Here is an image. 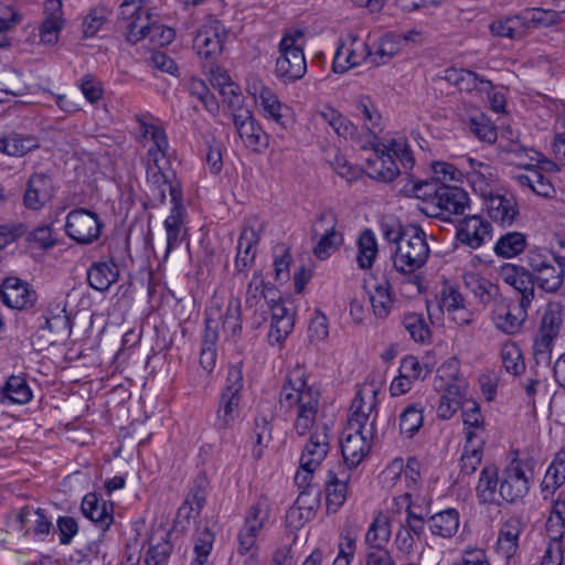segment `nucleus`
Instances as JSON below:
<instances>
[{
    "mask_svg": "<svg viewBox=\"0 0 565 565\" xmlns=\"http://www.w3.org/2000/svg\"><path fill=\"white\" fill-rule=\"evenodd\" d=\"M530 481L521 462L512 461L502 472L499 497L509 503L516 502L529 492Z\"/></svg>",
    "mask_w": 565,
    "mask_h": 565,
    "instance_id": "obj_13",
    "label": "nucleus"
},
{
    "mask_svg": "<svg viewBox=\"0 0 565 565\" xmlns=\"http://www.w3.org/2000/svg\"><path fill=\"white\" fill-rule=\"evenodd\" d=\"M524 26L522 14L507 18L505 20H498L490 24V32L494 36L509 38L518 40L523 36Z\"/></svg>",
    "mask_w": 565,
    "mask_h": 565,
    "instance_id": "obj_46",
    "label": "nucleus"
},
{
    "mask_svg": "<svg viewBox=\"0 0 565 565\" xmlns=\"http://www.w3.org/2000/svg\"><path fill=\"white\" fill-rule=\"evenodd\" d=\"M71 334L70 320L66 315L45 318L43 326L33 335V343L40 349L51 347Z\"/></svg>",
    "mask_w": 565,
    "mask_h": 565,
    "instance_id": "obj_18",
    "label": "nucleus"
},
{
    "mask_svg": "<svg viewBox=\"0 0 565 565\" xmlns=\"http://www.w3.org/2000/svg\"><path fill=\"white\" fill-rule=\"evenodd\" d=\"M118 266L113 262L94 263L87 270V280L92 288L106 291L118 280Z\"/></svg>",
    "mask_w": 565,
    "mask_h": 565,
    "instance_id": "obj_27",
    "label": "nucleus"
},
{
    "mask_svg": "<svg viewBox=\"0 0 565 565\" xmlns=\"http://www.w3.org/2000/svg\"><path fill=\"white\" fill-rule=\"evenodd\" d=\"M139 122L142 138L150 139L153 142V147H151V154L160 153L164 157L169 148V143L163 129L154 125L147 124L141 119H139Z\"/></svg>",
    "mask_w": 565,
    "mask_h": 565,
    "instance_id": "obj_52",
    "label": "nucleus"
},
{
    "mask_svg": "<svg viewBox=\"0 0 565 565\" xmlns=\"http://www.w3.org/2000/svg\"><path fill=\"white\" fill-rule=\"evenodd\" d=\"M40 147V141L34 136H23L19 134H11L8 137L0 139V150L8 156L23 157L33 149Z\"/></svg>",
    "mask_w": 565,
    "mask_h": 565,
    "instance_id": "obj_31",
    "label": "nucleus"
},
{
    "mask_svg": "<svg viewBox=\"0 0 565 565\" xmlns=\"http://www.w3.org/2000/svg\"><path fill=\"white\" fill-rule=\"evenodd\" d=\"M377 255V243L371 230H364L358 239L356 262L361 269H369L373 266Z\"/></svg>",
    "mask_w": 565,
    "mask_h": 565,
    "instance_id": "obj_35",
    "label": "nucleus"
},
{
    "mask_svg": "<svg viewBox=\"0 0 565 565\" xmlns=\"http://www.w3.org/2000/svg\"><path fill=\"white\" fill-rule=\"evenodd\" d=\"M125 30L127 40L131 43H137L150 32L157 34L160 26L150 25V13L142 8L125 24Z\"/></svg>",
    "mask_w": 565,
    "mask_h": 565,
    "instance_id": "obj_32",
    "label": "nucleus"
},
{
    "mask_svg": "<svg viewBox=\"0 0 565 565\" xmlns=\"http://www.w3.org/2000/svg\"><path fill=\"white\" fill-rule=\"evenodd\" d=\"M423 408L417 404L407 406L399 416V428L402 434L413 437L423 426Z\"/></svg>",
    "mask_w": 565,
    "mask_h": 565,
    "instance_id": "obj_51",
    "label": "nucleus"
},
{
    "mask_svg": "<svg viewBox=\"0 0 565 565\" xmlns=\"http://www.w3.org/2000/svg\"><path fill=\"white\" fill-rule=\"evenodd\" d=\"M466 445L460 457V469L465 475H472L481 463L484 440L475 431L466 433Z\"/></svg>",
    "mask_w": 565,
    "mask_h": 565,
    "instance_id": "obj_28",
    "label": "nucleus"
},
{
    "mask_svg": "<svg viewBox=\"0 0 565 565\" xmlns=\"http://www.w3.org/2000/svg\"><path fill=\"white\" fill-rule=\"evenodd\" d=\"M489 217L502 226H510L513 224L519 215V206L514 198L501 194H490L482 196Z\"/></svg>",
    "mask_w": 565,
    "mask_h": 565,
    "instance_id": "obj_19",
    "label": "nucleus"
},
{
    "mask_svg": "<svg viewBox=\"0 0 565 565\" xmlns=\"http://www.w3.org/2000/svg\"><path fill=\"white\" fill-rule=\"evenodd\" d=\"M227 32L218 20H211L202 25L193 40L198 55L214 63L222 54Z\"/></svg>",
    "mask_w": 565,
    "mask_h": 565,
    "instance_id": "obj_7",
    "label": "nucleus"
},
{
    "mask_svg": "<svg viewBox=\"0 0 565 565\" xmlns=\"http://www.w3.org/2000/svg\"><path fill=\"white\" fill-rule=\"evenodd\" d=\"M401 36L393 32H387L381 36L377 50L373 53L372 65L379 66L387 63L401 50Z\"/></svg>",
    "mask_w": 565,
    "mask_h": 565,
    "instance_id": "obj_39",
    "label": "nucleus"
},
{
    "mask_svg": "<svg viewBox=\"0 0 565 565\" xmlns=\"http://www.w3.org/2000/svg\"><path fill=\"white\" fill-rule=\"evenodd\" d=\"M350 40V46L342 43L337 49L332 65L335 73H344L366 61L372 64L373 52L371 47L366 43L359 42L355 35H351Z\"/></svg>",
    "mask_w": 565,
    "mask_h": 565,
    "instance_id": "obj_14",
    "label": "nucleus"
},
{
    "mask_svg": "<svg viewBox=\"0 0 565 565\" xmlns=\"http://www.w3.org/2000/svg\"><path fill=\"white\" fill-rule=\"evenodd\" d=\"M468 194L458 186L443 184L433 196V204L449 214H462L468 206Z\"/></svg>",
    "mask_w": 565,
    "mask_h": 565,
    "instance_id": "obj_23",
    "label": "nucleus"
},
{
    "mask_svg": "<svg viewBox=\"0 0 565 565\" xmlns=\"http://www.w3.org/2000/svg\"><path fill=\"white\" fill-rule=\"evenodd\" d=\"M213 542L214 534L209 529H204L199 533L194 543L195 558L192 565H204L206 563Z\"/></svg>",
    "mask_w": 565,
    "mask_h": 565,
    "instance_id": "obj_56",
    "label": "nucleus"
},
{
    "mask_svg": "<svg viewBox=\"0 0 565 565\" xmlns=\"http://www.w3.org/2000/svg\"><path fill=\"white\" fill-rule=\"evenodd\" d=\"M429 256L425 232L416 225H408L406 238L395 249L393 266L403 274H412L423 267Z\"/></svg>",
    "mask_w": 565,
    "mask_h": 565,
    "instance_id": "obj_3",
    "label": "nucleus"
},
{
    "mask_svg": "<svg viewBox=\"0 0 565 565\" xmlns=\"http://www.w3.org/2000/svg\"><path fill=\"white\" fill-rule=\"evenodd\" d=\"M370 301L376 317H387L393 305L390 284L385 281L383 285L376 286L374 294L370 297Z\"/></svg>",
    "mask_w": 565,
    "mask_h": 565,
    "instance_id": "obj_49",
    "label": "nucleus"
},
{
    "mask_svg": "<svg viewBox=\"0 0 565 565\" xmlns=\"http://www.w3.org/2000/svg\"><path fill=\"white\" fill-rule=\"evenodd\" d=\"M433 534L441 537H451L459 527V513L455 509H447L428 518Z\"/></svg>",
    "mask_w": 565,
    "mask_h": 565,
    "instance_id": "obj_30",
    "label": "nucleus"
},
{
    "mask_svg": "<svg viewBox=\"0 0 565 565\" xmlns=\"http://www.w3.org/2000/svg\"><path fill=\"white\" fill-rule=\"evenodd\" d=\"M515 180L520 185L529 188L539 196L552 198L555 194L552 182L536 167L526 168V172L515 175Z\"/></svg>",
    "mask_w": 565,
    "mask_h": 565,
    "instance_id": "obj_29",
    "label": "nucleus"
},
{
    "mask_svg": "<svg viewBox=\"0 0 565 565\" xmlns=\"http://www.w3.org/2000/svg\"><path fill=\"white\" fill-rule=\"evenodd\" d=\"M562 324L563 306L557 301H550L543 311L533 345V355L537 364L550 363L553 342L558 337Z\"/></svg>",
    "mask_w": 565,
    "mask_h": 565,
    "instance_id": "obj_4",
    "label": "nucleus"
},
{
    "mask_svg": "<svg viewBox=\"0 0 565 565\" xmlns=\"http://www.w3.org/2000/svg\"><path fill=\"white\" fill-rule=\"evenodd\" d=\"M358 110L362 114L367 134L375 137L374 130L380 127L382 116L369 97H362L358 102Z\"/></svg>",
    "mask_w": 565,
    "mask_h": 565,
    "instance_id": "obj_53",
    "label": "nucleus"
},
{
    "mask_svg": "<svg viewBox=\"0 0 565 565\" xmlns=\"http://www.w3.org/2000/svg\"><path fill=\"white\" fill-rule=\"evenodd\" d=\"M28 241L34 243L39 248L49 249L52 248L56 241L52 236V230L49 225H41L34 228L28 235Z\"/></svg>",
    "mask_w": 565,
    "mask_h": 565,
    "instance_id": "obj_64",
    "label": "nucleus"
},
{
    "mask_svg": "<svg viewBox=\"0 0 565 565\" xmlns=\"http://www.w3.org/2000/svg\"><path fill=\"white\" fill-rule=\"evenodd\" d=\"M103 226L96 213L81 207L67 214L65 232L76 243L88 245L100 236Z\"/></svg>",
    "mask_w": 565,
    "mask_h": 565,
    "instance_id": "obj_6",
    "label": "nucleus"
},
{
    "mask_svg": "<svg viewBox=\"0 0 565 565\" xmlns=\"http://www.w3.org/2000/svg\"><path fill=\"white\" fill-rule=\"evenodd\" d=\"M465 284L482 303L490 302L498 292L495 285L476 274L467 275L465 277Z\"/></svg>",
    "mask_w": 565,
    "mask_h": 565,
    "instance_id": "obj_47",
    "label": "nucleus"
},
{
    "mask_svg": "<svg viewBox=\"0 0 565 565\" xmlns=\"http://www.w3.org/2000/svg\"><path fill=\"white\" fill-rule=\"evenodd\" d=\"M501 355L503 365L509 373L519 375L525 370L522 354L515 345L504 347Z\"/></svg>",
    "mask_w": 565,
    "mask_h": 565,
    "instance_id": "obj_59",
    "label": "nucleus"
},
{
    "mask_svg": "<svg viewBox=\"0 0 565 565\" xmlns=\"http://www.w3.org/2000/svg\"><path fill=\"white\" fill-rule=\"evenodd\" d=\"M243 142L248 148L256 149L259 146H264L266 142V135L262 127L255 122V119L245 124L241 129L237 130Z\"/></svg>",
    "mask_w": 565,
    "mask_h": 565,
    "instance_id": "obj_55",
    "label": "nucleus"
},
{
    "mask_svg": "<svg viewBox=\"0 0 565 565\" xmlns=\"http://www.w3.org/2000/svg\"><path fill=\"white\" fill-rule=\"evenodd\" d=\"M63 2H45L44 20L39 28L40 42L53 46L57 43L60 32L64 28Z\"/></svg>",
    "mask_w": 565,
    "mask_h": 565,
    "instance_id": "obj_21",
    "label": "nucleus"
},
{
    "mask_svg": "<svg viewBox=\"0 0 565 565\" xmlns=\"http://www.w3.org/2000/svg\"><path fill=\"white\" fill-rule=\"evenodd\" d=\"M82 513L95 524H98L103 531L109 529L114 522L113 503L99 501L96 493H87L81 504Z\"/></svg>",
    "mask_w": 565,
    "mask_h": 565,
    "instance_id": "obj_24",
    "label": "nucleus"
},
{
    "mask_svg": "<svg viewBox=\"0 0 565 565\" xmlns=\"http://www.w3.org/2000/svg\"><path fill=\"white\" fill-rule=\"evenodd\" d=\"M470 130L482 141L493 143L497 140V129L484 118H471Z\"/></svg>",
    "mask_w": 565,
    "mask_h": 565,
    "instance_id": "obj_63",
    "label": "nucleus"
},
{
    "mask_svg": "<svg viewBox=\"0 0 565 565\" xmlns=\"http://www.w3.org/2000/svg\"><path fill=\"white\" fill-rule=\"evenodd\" d=\"M269 308L271 311V322L268 332L270 343H281L291 332L295 323L294 312L286 302L278 297L269 298Z\"/></svg>",
    "mask_w": 565,
    "mask_h": 565,
    "instance_id": "obj_16",
    "label": "nucleus"
},
{
    "mask_svg": "<svg viewBox=\"0 0 565 565\" xmlns=\"http://www.w3.org/2000/svg\"><path fill=\"white\" fill-rule=\"evenodd\" d=\"M503 280L512 286L519 294L522 307H530L535 297V282L530 267L518 265H505L501 269Z\"/></svg>",
    "mask_w": 565,
    "mask_h": 565,
    "instance_id": "obj_15",
    "label": "nucleus"
},
{
    "mask_svg": "<svg viewBox=\"0 0 565 565\" xmlns=\"http://www.w3.org/2000/svg\"><path fill=\"white\" fill-rule=\"evenodd\" d=\"M381 228L386 241L396 244V247L406 238L408 225L403 226L397 220L387 218L381 223Z\"/></svg>",
    "mask_w": 565,
    "mask_h": 565,
    "instance_id": "obj_62",
    "label": "nucleus"
},
{
    "mask_svg": "<svg viewBox=\"0 0 565 565\" xmlns=\"http://www.w3.org/2000/svg\"><path fill=\"white\" fill-rule=\"evenodd\" d=\"M563 260L547 249L534 248L527 252L525 262L536 287L544 292L556 294L565 279Z\"/></svg>",
    "mask_w": 565,
    "mask_h": 565,
    "instance_id": "obj_2",
    "label": "nucleus"
},
{
    "mask_svg": "<svg viewBox=\"0 0 565 565\" xmlns=\"http://www.w3.org/2000/svg\"><path fill=\"white\" fill-rule=\"evenodd\" d=\"M403 326L415 342L425 343L430 339V329L419 313H406L403 318Z\"/></svg>",
    "mask_w": 565,
    "mask_h": 565,
    "instance_id": "obj_48",
    "label": "nucleus"
},
{
    "mask_svg": "<svg viewBox=\"0 0 565 565\" xmlns=\"http://www.w3.org/2000/svg\"><path fill=\"white\" fill-rule=\"evenodd\" d=\"M171 551L172 546L166 540L156 545L150 544L145 556V565H163L168 561Z\"/></svg>",
    "mask_w": 565,
    "mask_h": 565,
    "instance_id": "obj_61",
    "label": "nucleus"
},
{
    "mask_svg": "<svg viewBox=\"0 0 565 565\" xmlns=\"http://www.w3.org/2000/svg\"><path fill=\"white\" fill-rule=\"evenodd\" d=\"M527 308L520 302L501 299L495 303L491 318L497 329L505 334H515L526 320Z\"/></svg>",
    "mask_w": 565,
    "mask_h": 565,
    "instance_id": "obj_12",
    "label": "nucleus"
},
{
    "mask_svg": "<svg viewBox=\"0 0 565 565\" xmlns=\"http://www.w3.org/2000/svg\"><path fill=\"white\" fill-rule=\"evenodd\" d=\"M526 248V237L520 232H510L502 235L495 246L494 252L498 256L511 258L521 254Z\"/></svg>",
    "mask_w": 565,
    "mask_h": 565,
    "instance_id": "obj_36",
    "label": "nucleus"
},
{
    "mask_svg": "<svg viewBox=\"0 0 565 565\" xmlns=\"http://www.w3.org/2000/svg\"><path fill=\"white\" fill-rule=\"evenodd\" d=\"M391 536V522L387 518H376L371 523L366 534L365 543L373 548H384Z\"/></svg>",
    "mask_w": 565,
    "mask_h": 565,
    "instance_id": "obj_42",
    "label": "nucleus"
},
{
    "mask_svg": "<svg viewBox=\"0 0 565 565\" xmlns=\"http://www.w3.org/2000/svg\"><path fill=\"white\" fill-rule=\"evenodd\" d=\"M337 217L332 212L321 213L313 226L312 234L320 236L313 254L319 259H326L330 256L331 250L335 249L342 244V234L335 231Z\"/></svg>",
    "mask_w": 565,
    "mask_h": 565,
    "instance_id": "obj_9",
    "label": "nucleus"
},
{
    "mask_svg": "<svg viewBox=\"0 0 565 565\" xmlns=\"http://www.w3.org/2000/svg\"><path fill=\"white\" fill-rule=\"evenodd\" d=\"M377 390L372 387L369 393L365 388L359 390L350 407L348 426L352 430L366 429L371 420L376 419Z\"/></svg>",
    "mask_w": 565,
    "mask_h": 565,
    "instance_id": "obj_10",
    "label": "nucleus"
},
{
    "mask_svg": "<svg viewBox=\"0 0 565 565\" xmlns=\"http://www.w3.org/2000/svg\"><path fill=\"white\" fill-rule=\"evenodd\" d=\"M319 399V391L307 385L305 372L300 367L288 374L280 391V408L297 409L294 428L299 436L313 428L300 456L305 467H319L330 450V425L326 422L316 423Z\"/></svg>",
    "mask_w": 565,
    "mask_h": 565,
    "instance_id": "obj_1",
    "label": "nucleus"
},
{
    "mask_svg": "<svg viewBox=\"0 0 565 565\" xmlns=\"http://www.w3.org/2000/svg\"><path fill=\"white\" fill-rule=\"evenodd\" d=\"M373 149L376 152V159L369 160V164L373 168L374 178L386 182L393 181L399 174V170L392 153L381 150V154H379L380 149L375 147Z\"/></svg>",
    "mask_w": 565,
    "mask_h": 565,
    "instance_id": "obj_34",
    "label": "nucleus"
},
{
    "mask_svg": "<svg viewBox=\"0 0 565 565\" xmlns=\"http://www.w3.org/2000/svg\"><path fill=\"white\" fill-rule=\"evenodd\" d=\"M468 180L480 196L490 194V184L498 180L497 171L490 164H479L477 171H467Z\"/></svg>",
    "mask_w": 565,
    "mask_h": 565,
    "instance_id": "obj_33",
    "label": "nucleus"
},
{
    "mask_svg": "<svg viewBox=\"0 0 565 565\" xmlns=\"http://www.w3.org/2000/svg\"><path fill=\"white\" fill-rule=\"evenodd\" d=\"M280 56L276 61V75L285 83L300 79L307 72L303 49L279 47Z\"/></svg>",
    "mask_w": 565,
    "mask_h": 565,
    "instance_id": "obj_17",
    "label": "nucleus"
},
{
    "mask_svg": "<svg viewBox=\"0 0 565 565\" xmlns=\"http://www.w3.org/2000/svg\"><path fill=\"white\" fill-rule=\"evenodd\" d=\"M239 399L241 396L228 395V393L222 394L215 420L216 429L224 430L232 426L237 413L236 411L239 404Z\"/></svg>",
    "mask_w": 565,
    "mask_h": 565,
    "instance_id": "obj_41",
    "label": "nucleus"
},
{
    "mask_svg": "<svg viewBox=\"0 0 565 565\" xmlns=\"http://www.w3.org/2000/svg\"><path fill=\"white\" fill-rule=\"evenodd\" d=\"M565 483V449L556 454L542 481L543 490L555 491Z\"/></svg>",
    "mask_w": 565,
    "mask_h": 565,
    "instance_id": "obj_44",
    "label": "nucleus"
},
{
    "mask_svg": "<svg viewBox=\"0 0 565 565\" xmlns=\"http://www.w3.org/2000/svg\"><path fill=\"white\" fill-rule=\"evenodd\" d=\"M326 481L327 507L328 510L337 511L347 499L348 484L337 478L333 471H329Z\"/></svg>",
    "mask_w": 565,
    "mask_h": 565,
    "instance_id": "obj_43",
    "label": "nucleus"
},
{
    "mask_svg": "<svg viewBox=\"0 0 565 565\" xmlns=\"http://www.w3.org/2000/svg\"><path fill=\"white\" fill-rule=\"evenodd\" d=\"M2 398H8L12 403L25 404L31 397L32 393L24 377L12 375L1 388Z\"/></svg>",
    "mask_w": 565,
    "mask_h": 565,
    "instance_id": "obj_40",
    "label": "nucleus"
},
{
    "mask_svg": "<svg viewBox=\"0 0 565 565\" xmlns=\"http://www.w3.org/2000/svg\"><path fill=\"white\" fill-rule=\"evenodd\" d=\"M108 10L105 6H96L86 15L83 23V32L86 38L94 36L107 21Z\"/></svg>",
    "mask_w": 565,
    "mask_h": 565,
    "instance_id": "obj_54",
    "label": "nucleus"
},
{
    "mask_svg": "<svg viewBox=\"0 0 565 565\" xmlns=\"http://www.w3.org/2000/svg\"><path fill=\"white\" fill-rule=\"evenodd\" d=\"M498 469L494 466H484L482 468L479 483L477 487L478 495L484 503L498 502Z\"/></svg>",
    "mask_w": 565,
    "mask_h": 565,
    "instance_id": "obj_37",
    "label": "nucleus"
},
{
    "mask_svg": "<svg viewBox=\"0 0 565 565\" xmlns=\"http://www.w3.org/2000/svg\"><path fill=\"white\" fill-rule=\"evenodd\" d=\"M524 26H551L558 22L559 14L555 10L532 8L522 13Z\"/></svg>",
    "mask_w": 565,
    "mask_h": 565,
    "instance_id": "obj_50",
    "label": "nucleus"
},
{
    "mask_svg": "<svg viewBox=\"0 0 565 565\" xmlns=\"http://www.w3.org/2000/svg\"><path fill=\"white\" fill-rule=\"evenodd\" d=\"M444 78L458 87L459 90L471 92L477 88L478 83H487L491 85L490 81L479 77L478 74L468 70L448 68L445 71Z\"/></svg>",
    "mask_w": 565,
    "mask_h": 565,
    "instance_id": "obj_38",
    "label": "nucleus"
},
{
    "mask_svg": "<svg viewBox=\"0 0 565 565\" xmlns=\"http://www.w3.org/2000/svg\"><path fill=\"white\" fill-rule=\"evenodd\" d=\"M386 150L396 157L405 169H412L415 160L411 148L405 139H393L386 147Z\"/></svg>",
    "mask_w": 565,
    "mask_h": 565,
    "instance_id": "obj_60",
    "label": "nucleus"
},
{
    "mask_svg": "<svg viewBox=\"0 0 565 565\" xmlns=\"http://www.w3.org/2000/svg\"><path fill=\"white\" fill-rule=\"evenodd\" d=\"M276 289L267 285L260 274L255 273L247 285L245 297L246 320L253 329L259 328L267 319L266 305L276 295Z\"/></svg>",
    "mask_w": 565,
    "mask_h": 565,
    "instance_id": "obj_5",
    "label": "nucleus"
},
{
    "mask_svg": "<svg viewBox=\"0 0 565 565\" xmlns=\"http://www.w3.org/2000/svg\"><path fill=\"white\" fill-rule=\"evenodd\" d=\"M374 418L365 430H352L347 425L344 437L341 440V452L348 466L356 467L367 455L371 448L370 441L374 438Z\"/></svg>",
    "mask_w": 565,
    "mask_h": 565,
    "instance_id": "obj_8",
    "label": "nucleus"
},
{
    "mask_svg": "<svg viewBox=\"0 0 565 565\" xmlns=\"http://www.w3.org/2000/svg\"><path fill=\"white\" fill-rule=\"evenodd\" d=\"M260 230L248 223L244 226L237 245V255L235 258V267L238 273L245 271L255 259V250L253 247L259 242Z\"/></svg>",
    "mask_w": 565,
    "mask_h": 565,
    "instance_id": "obj_25",
    "label": "nucleus"
},
{
    "mask_svg": "<svg viewBox=\"0 0 565 565\" xmlns=\"http://www.w3.org/2000/svg\"><path fill=\"white\" fill-rule=\"evenodd\" d=\"M462 418L463 424L468 431L482 430L483 428V416L480 412L479 405L473 401H468L463 404Z\"/></svg>",
    "mask_w": 565,
    "mask_h": 565,
    "instance_id": "obj_58",
    "label": "nucleus"
},
{
    "mask_svg": "<svg viewBox=\"0 0 565 565\" xmlns=\"http://www.w3.org/2000/svg\"><path fill=\"white\" fill-rule=\"evenodd\" d=\"M222 327L225 333L232 339L239 335L242 331V305L238 298H231L223 316Z\"/></svg>",
    "mask_w": 565,
    "mask_h": 565,
    "instance_id": "obj_45",
    "label": "nucleus"
},
{
    "mask_svg": "<svg viewBox=\"0 0 565 565\" xmlns=\"http://www.w3.org/2000/svg\"><path fill=\"white\" fill-rule=\"evenodd\" d=\"M52 182L44 173H34L26 183L23 198L24 205L30 210H39L51 196Z\"/></svg>",
    "mask_w": 565,
    "mask_h": 565,
    "instance_id": "obj_26",
    "label": "nucleus"
},
{
    "mask_svg": "<svg viewBox=\"0 0 565 565\" xmlns=\"http://www.w3.org/2000/svg\"><path fill=\"white\" fill-rule=\"evenodd\" d=\"M0 295L3 303L13 309H24L35 302L36 296L29 285L17 278L9 277L4 279L0 288Z\"/></svg>",
    "mask_w": 565,
    "mask_h": 565,
    "instance_id": "obj_20",
    "label": "nucleus"
},
{
    "mask_svg": "<svg viewBox=\"0 0 565 565\" xmlns=\"http://www.w3.org/2000/svg\"><path fill=\"white\" fill-rule=\"evenodd\" d=\"M491 224L480 216L472 215L465 217L457 228V238L462 244L478 248L487 237H490Z\"/></svg>",
    "mask_w": 565,
    "mask_h": 565,
    "instance_id": "obj_22",
    "label": "nucleus"
},
{
    "mask_svg": "<svg viewBox=\"0 0 565 565\" xmlns=\"http://www.w3.org/2000/svg\"><path fill=\"white\" fill-rule=\"evenodd\" d=\"M268 518V507L265 500L259 499L253 504L246 515L245 523L238 533V552L246 554L256 544V539Z\"/></svg>",
    "mask_w": 565,
    "mask_h": 565,
    "instance_id": "obj_11",
    "label": "nucleus"
},
{
    "mask_svg": "<svg viewBox=\"0 0 565 565\" xmlns=\"http://www.w3.org/2000/svg\"><path fill=\"white\" fill-rule=\"evenodd\" d=\"M465 305V298L459 289L450 284H444L440 290V307L447 312L457 311Z\"/></svg>",
    "mask_w": 565,
    "mask_h": 565,
    "instance_id": "obj_57",
    "label": "nucleus"
}]
</instances>
